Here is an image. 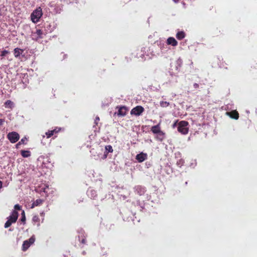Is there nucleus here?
<instances>
[{
  "instance_id": "nucleus-1",
  "label": "nucleus",
  "mask_w": 257,
  "mask_h": 257,
  "mask_svg": "<svg viewBox=\"0 0 257 257\" xmlns=\"http://www.w3.org/2000/svg\"><path fill=\"white\" fill-rule=\"evenodd\" d=\"M18 217H19V213L16 210L12 211V215L8 218L7 221L5 224V227L8 228L12 225V224L15 223L17 220Z\"/></svg>"
},
{
  "instance_id": "nucleus-2",
  "label": "nucleus",
  "mask_w": 257,
  "mask_h": 257,
  "mask_svg": "<svg viewBox=\"0 0 257 257\" xmlns=\"http://www.w3.org/2000/svg\"><path fill=\"white\" fill-rule=\"evenodd\" d=\"M42 10L40 7L36 9V10H34L31 15V21H32L34 23H37L39 21L41 17L42 16Z\"/></svg>"
},
{
  "instance_id": "nucleus-3",
  "label": "nucleus",
  "mask_w": 257,
  "mask_h": 257,
  "mask_svg": "<svg viewBox=\"0 0 257 257\" xmlns=\"http://www.w3.org/2000/svg\"><path fill=\"white\" fill-rule=\"evenodd\" d=\"M188 125V122L187 121L182 120L179 123L178 125V132L181 133L182 134L186 135L188 133V128L187 126Z\"/></svg>"
},
{
  "instance_id": "nucleus-4",
  "label": "nucleus",
  "mask_w": 257,
  "mask_h": 257,
  "mask_svg": "<svg viewBox=\"0 0 257 257\" xmlns=\"http://www.w3.org/2000/svg\"><path fill=\"white\" fill-rule=\"evenodd\" d=\"M7 138L11 143L14 144L19 140L20 136L18 133L12 132L8 133Z\"/></svg>"
},
{
  "instance_id": "nucleus-5",
  "label": "nucleus",
  "mask_w": 257,
  "mask_h": 257,
  "mask_svg": "<svg viewBox=\"0 0 257 257\" xmlns=\"http://www.w3.org/2000/svg\"><path fill=\"white\" fill-rule=\"evenodd\" d=\"M35 241V237L33 236L29 238L28 240H26L22 244V249L24 251H26L30 245H32Z\"/></svg>"
},
{
  "instance_id": "nucleus-6",
  "label": "nucleus",
  "mask_w": 257,
  "mask_h": 257,
  "mask_svg": "<svg viewBox=\"0 0 257 257\" xmlns=\"http://www.w3.org/2000/svg\"><path fill=\"white\" fill-rule=\"evenodd\" d=\"M144 108L141 105H137L131 111V115H135L136 116H140L144 111Z\"/></svg>"
},
{
  "instance_id": "nucleus-7",
  "label": "nucleus",
  "mask_w": 257,
  "mask_h": 257,
  "mask_svg": "<svg viewBox=\"0 0 257 257\" xmlns=\"http://www.w3.org/2000/svg\"><path fill=\"white\" fill-rule=\"evenodd\" d=\"M116 109H118L117 112V115L119 117L125 116L128 111V108L125 106H117Z\"/></svg>"
},
{
  "instance_id": "nucleus-8",
  "label": "nucleus",
  "mask_w": 257,
  "mask_h": 257,
  "mask_svg": "<svg viewBox=\"0 0 257 257\" xmlns=\"http://www.w3.org/2000/svg\"><path fill=\"white\" fill-rule=\"evenodd\" d=\"M60 130V128L56 127V128L53 130L49 131L48 132L45 133V135H46L47 138L49 139L52 137V136H54L56 134L58 133Z\"/></svg>"
},
{
  "instance_id": "nucleus-9",
  "label": "nucleus",
  "mask_w": 257,
  "mask_h": 257,
  "mask_svg": "<svg viewBox=\"0 0 257 257\" xmlns=\"http://www.w3.org/2000/svg\"><path fill=\"white\" fill-rule=\"evenodd\" d=\"M78 240H79V242H80V243H81V244H86V235H85V233L84 231H82L79 233V235H78Z\"/></svg>"
},
{
  "instance_id": "nucleus-10",
  "label": "nucleus",
  "mask_w": 257,
  "mask_h": 257,
  "mask_svg": "<svg viewBox=\"0 0 257 257\" xmlns=\"http://www.w3.org/2000/svg\"><path fill=\"white\" fill-rule=\"evenodd\" d=\"M135 191L138 195H143L146 192L145 188L141 186H136Z\"/></svg>"
},
{
  "instance_id": "nucleus-11",
  "label": "nucleus",
  "mask_w": 257,
  "mask_h": 257,
  "mask_svg": "<svg viewBox=\"0 0 257 257\" xmlns=\"http://www.w3.org/2000/svg\"><path fill=\"white\" fill-rule=\"evenodd\" d=\"M138 162H142L147 159V154L144 153H141L137 155L136 157Z\"/></svg>"
},
{
  "instance_id": "nucleus-12",
  "label": "nucleus",
  "mask_w": 257,
  "mask_h": 257,
  "mask_svg": "<svg viewBox=\"0 0 257 257\" xmlns=\"http://www.w3.org/2000/svg\"><path fill=\"white\" fill-rule=\"evenodd\" d=\"M151 130L152 133L154 134L163 132L161 130L160 125L159 124L152 126Z\"/></svg>"
},
{
  "instance_id": "nucleus-13",
  "label": "nucleus",
  "mask_w": 257,
  "mask_h": 257,
  "mask_svg": "<svg viewBox=\"0 0 257 257\" xmlns=\"http://www.w3.org/2000/svg\"><path fill=\"white\" fill-rule=\"evenodd\" d=\"M227 114L232 119H235L236 120L238 118V117H239L238 113L237 112V111L236 110H233L231 112H227Z\"/></svg>"
},
{
  "instance_id": "nucleus-14",
  "label": "nucleus",
  "mask_w": 257,
  "mask_h": 257,
  "mask_svg": "<svg viewBox=\"0 0 257 257\" xmlns=\"http://www.w3.org/2000/svg\"><path fill=\"white\" fill-rule=\"evenodd\" d=\"M156 137H155V139H156V140L159 141L160 142H163L164 140L165 139V133L162 132L158 134H156Z\"/></svg>"
},
{
  "instance_id": "nucleus-15",
  "label": "nucleus",
  "mask_w": 257,
  "mask_h": 257,
  "mask_svg": "<svg viewBox=\"0 0 257 257\" xmlns=\"http://www.w3.org/2000/svg\"><path fill=\"white\" fill-rule=\"evenodd\" d=\"M35 33L37 35L38 39H42L43 38V36L46 35L47 33L43 31L42 29H36Z\"/></svg>"
},
{
  "instance_id": "nucleus-16",
  "label": "nucleus",
  "mask_w": 257,
  "mask_h": 257,
  "mask_svg": "<svg viewBox=\"0 0 257 257\" xmlns=\"http://www.w3.org/2000/svg\"><path fill=\"white\" fill-rule=\"evenodd\" d=\"M167 44L173 46H177L178 42L174 38L171 37L167 39Z\"/></svg>"
},
{
  "instance_id": "nucleus-17",
  "label": "nucleus",
  "mask_w": 257,
  "mask_h": 257,
  "mask_svg": "<svg viewBox=\"0 0 257 257\" xmlns=\"http://www.w3.org/2000/svg\"><path fill=\"white\" fill-rule=\"evenodd\" d=\"M43 199H38L33 202L31 208H33L36 206H40L43 204Z\"/></svg>"
},
{
  "instance_id": "nucleus-18",
  "label": "nucleus",
  "mask_w": 257,
  "mask_h": 257,
  "mask_svg": "<svg viewBox=\"0 0 257 257\" xmlns=\"http://www.w3.org/2000/svg\"><path fill=\"white\" fill-rule=\"evenodd\" d=\"M24 52V50L16 48L14 49V53L15 57L18 58Z\"/></svg>"
},
{
  "instance_id": "nucleus-19",
  "label": "nucleus",
  "mask_w": 257,
  "mask_h": 257,
  "mask_svg": "<svg viewBox=\"0 0 257 257\" xmlns=\"http://www.w3.org/2000/svg\"><path fill=\"white\" fill-rule=\"evenodd\" d=\"M185 37V34L184 31H179L177 33L176 38L179 40H181Z\"/></svg>"
},
{
  "instance_id": "nucleus-20",
  "label": "nucleus",
  "mask_w": 257,
  "mask_h": 257,
  "mask_svg": "<svg viewBox=\"0 0 257 257\" xmlns=\"http://www.w3.org/2000/svg\"><path fill=\"white\" fill-rule=\"evenodd\" d=\"M21 155L23 158H28L31 156V152L29 151H21Z\"/></svg>"
},
{
  "instance_id": "nucleus-21",
  "label": "nucleus",
  "mask_w": 257,
  "mask_h": 257,
  "mask_svg": "<svg viewBox=\"0 0 257 257\" xmlns=\"http://www.w3.org/2000/svg\"><path fill=\"white\" fill-rule=\"evenodd\" d=\"M5 106L6 108H12L13 107V102L10 100H8L5 103Z\"/></svg>"
},
{
  "instance_id": "nucleus-22",
  "label": "nucleus",
  "mask_w": 257,
  "mask_h": 257,
  "mask_svg": "<svg viewBox=\"0 0 257 257\" xmlns=\"http://www.w3.org/2000/svg\"><path fill=\"white\" fill-rule=\"evenodd\" d=\"M170 105V103L167 101H161L160 102V106L163 108L167 107Z\"/></svg>"
},
{
  "instance_id": "nucleus-23",
  "label": "nucleus",
  "mask_w": 257,
  "mask_h": 257,
  "mask_svg": "<svg viewBox=\"0 0 257 257\" xmlns=\"http://www.w3.org/2000/svg\"><path fill=\"white\" fill-rule=\"evenodd\" d=\"M105 150H106V151L109 153H112L113 151L112 146L110 145L105 146Z\"/></svg>"
},
{
  "instance_id": "nucleus-24",
  "label": "nucleus",
  "mask_w": 257,
  "mask_h": 257,
  "mask_svg": "<svg viewBox=\"0 0 257 257\" xmlns=\"http://www.w3.org/2000/svg\"><path fill=\"white\" fill-rule=\"evenodd\" d=\"M89 193L91 194V197L94 199L96 197V193L94 190H91L89 191Z\"/></svg>"
},
{
  "instance_id": "nucleus-25",
  "label": "nucleus",
  "mask_w": 257,
  "mask_h": 257,
  "mask_svg": "<svg viewBox=\"0 0 257 257\" xmlns=\"http://www.w3.org/2000/svg\"><path fill=\"white\" fill-rule=\"evenodd\" d=\"M26 141H27V138L26 137H24L23 138H22L21 140L20 141V142H19L18 143H19V144H26Z\"/></svg>"
},
{
  "instance_id": "nucleus-26",
  "label": "nucleus",
  "mask_w": 257,
  "mask_h": 257,
  "mask_svg": "<svg viewBox=\"0 0 257 257\" xmlns=\"http://www.w3.org/2000/svg\"><path fill=\"white\" fill-rule=\"evenodd\" d=\"M33 221L35 222H40V218L37 215L33 216Z\"/></svg>"
},
{
  "instance_id": "nucleus-27",
  "label": "nucleus",
  "mask_w": 257,
  "mask_h": 257,
  "mask_svg": "<svg viewBox=\"0 0 257 257\" xmlns=\"http://www.w3.org/2000/svg\"><path fill=\"white\" fill-rule=\"evenodd\" d=\"M9 53H10V52H9L8 51L4 50L2 52H1V56L4 57Z\"/></svg>"
},
{
  "instance_id": "nucleus-28",
  "label": "nucleus",
  "mask_w": 257,
  "mask_h": 257,
  "mask_svg": "<svg viewBox=\"0 0 257 257\" xmlns=\"http://www.w3.org/2000/svg\"><path fill=\"white\" fill-rule=\"evenodd\" d=\"M22 215L21 221L22 222H25L26 221V216H25L24 211H22Z\"/></svg>"
},
{
  "instance_id": "nucleus-29",
  "label": "nucleus",
  "mask_w": 257,
  "mask_h": 257,
  "mask_svg": "<svg viewBox=\"0 0 257 257\" xmlns=\"http://www.w3.org/2000/svg\"><path fill=\"white\" fill-rule=\"evenodd\" d=\"M14 208L15 210H21V206L19 204H16L14 206Z\"/></svg>"
},
{
  "instance_id": "nucleus-30",
  "label": "nucleus",
  "mask_w": 257,
  "mask_h": 257,
  "mask_svg": "<svg viewBox=\"0 0 257 257\" xmlns=\"http://www.w3.org/2000/svg\"><path fill=\"white\" fill-rule=\"evenodd\" d=\"M193 88L197 89L199 88V84L197 83H194L193 84Z\"/></svg>"
},
{
  "instance_id": "nucleus-31",
  "label": "nucleus",
  "mask_w": 257,
  "mask_h": 257,
  "mask_svg": "<svg viewBox=\"0 0 257 257\" xmlns=\"http://www.w3.org/2000/svg\"><path fill=\"white\" fill-rule=\"evenodd\" d=\"M99 120H100V118H99V117L98 116H96V118H95V123L96 124H97V121Z\"/></svg>"
},
{
  "instance_id": "nucleus-32",
  "label": "nucleus",
  "mask_w": 257,
  "mask_h": 257,
  "mask_svg": "<svg viewBox=\"0 0 257 257\" xmlns=\"http://www.w3.org/2000/svg\"><path fill=\"white\" fill-rule=\"evenodd\" d=\"M22 144H19V143H17L16 144V146H15V147H16V148L17 149H19L20 148V146H21Z\"/></svg>"
},
{
  "instance_id": "nucleus-33",
  "label": "nucleus",
  "mask_w": 257,
  "mask_h": 257,
  "mask_svg": "<svg viewBox=\"0 0 257 257\" xmlns=\"http://www.w3.org/2000/svg\"><path fill=\"white\" fill-rule=\"evenodd\" d=\"M3 188V182L0 180V189Z\"/></svg>"
},
{
  "instance_id": "nucleus-34",
  "label": "nucleus",
  "mask_w": 257,
  "mask_h": 257,
  "mask_svg": "<svg viewBox=\"0 0 257 257\" xmlns=\"http://www.w3.org/2000/svg\"><path fill=\"white\" fill-rule=\"evenodd\" d=\"M45 27H50V25L49 24H45Z\"/></svg>"
},
{
  "instance_id": "nucleus-35",
  "label": "nucleus",
  "mask_w": 257,
  "mask_h": 257,
  "mask_svg": "<svg viewBox=\"0 0 257 257\" xmlns=\"http://www.w3.org/2000/svg\"><path fill=\"white\" fill-rule=\"evenodd\" d=\"M3 120L2 119H0V125L3 124Z\"/></svg>"
},
{
  "instance_id": "nucleus-36",
  "label": "nucleus",
  "mask_w": 257,
  "mask_h": 257,
  "mask_svg": "<svg viewBox=\"0 0 257 257\" xmlns=\"http://www.w3.org/2000/svg\"><path fill=\"white\" fill-rule=\"evenodd\" d=\"M175 3H177L178 0H174Z\"/></svg>"
},
{
  "instance_id": "nucleus-37",
  "label": "nucleus",
  "mask_w": 257,
  "mask_h": 257,
  "mask_svg": "<svg viewBox=\"0 0 257 257\" xmlns=\"http://www.w3.org/2000/svg\"><path fill=\"white\" fill-rule=\"evenodd\" d=\"M1 16V12H0V17Z\"/></svg>"
},
{
  "instance_id": "nucleus-38",
  "label": "nucleus",
  "mask_w": 257,
  "mask_h": 257,
  "mask_svg": "<svg viewBox=\"0 0 257 257\" xmlns=\"http://www.w3.org/2000/svg\"><path fill=\"white\" fill-rule=\"evenodd\" d=\"M64 257H65V256H64Z\"/></svg>"
}]
</instances>
